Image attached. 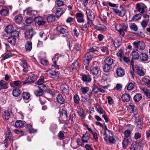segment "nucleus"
<instances>
[{
  "label": "nucleus",
  "mask_w": 150,
  "mask_h": 150,
  "mask_svg": "<svg viewBox=\"0 0 150 150\" xmlns=\"http://www.w3.org/2000/svg\"><path fill=\"white\" fill-rule=\"evenodd\" d=\"M90 53H93L97 54L98 53V48L96 46H93L92 48L88 50L87 52L85 54V58L86 61H88V64L92 59V56Z\"/></svg>",
  "instance_id": "f257e3e1"
},
{
  "label": "nucleus",
  "mask_w": 150,
  "mask_h": 150,
  "mask_svg": "<svg viewBox=\"0 0 150 150\" xmlns=\"http://www.w3.org/2000/svg\"><path fill=\"white\" fill-rule=\"evenodd\" d=\"M132 44L134 47L136 49L137 51L139 52L144 50L145 47V44L142 41H135Z\"/></svg>",
  "instance_id": "f03ea898"
},
{
  "label": "nucleus",
  "mask_w": 150,
  "mask_h": 150,
  "mask_svg": "<svg viewBox=\"0 0 150 150\" xmlns=\"http://www.w3.org/2000/svg\"><path fill=\"white\" fill-rule=\"evenodd\" d=\"M100 70L99 64L96 62H94L91 67L90 72L93 75H97Z\"/></svg>",
  "instance_id": "7ed1b4c3"
},
{
  "label": "nucleus",
  "mask_w": 150,
  "mask_h": 150,
  "mask_svg": "<svg viewBox=\"0 0 150 150\" xmlns=\"http://www.w3.org/2000/svg\"><path fill=\"white\" fill-rule=\"evenodd\" d=\"M35 34L36 33L34 31L33 28L31 27H29L26 30L24 33L25 38L30 39L32 38L33 37Z\"/></svg>",
  "instance_id": "20e7f679"
},
{
  "label": "nucleus",
  "mask_w": 150,
  "mask_h": 150,
  "mask_svg": "<svg viewBox=\"0 0 150 150\" xmlns=\"http://www.w3.org/2000/svg\"><path fill=\"white\" fill-rule=\"evenodd\" d=\"M86 14L87 15L88 21H89L91 22V24L90 26H91L92 25H94L93 23V21L95 19V16L94 13L92 11L89 9H87L86 11Z\"/></svg>",
  "instance_id": "39448f33"
},
{
  "label": "nucleus",
  "mask_w": 150,
  "mask_h": 150,
  "mask_svg": "<svg viewBox=\"0 0 150 150\" xmlns=\"http://www.w3.org/2000/svg\"><path fill=\"white\" fill-rule=\"evenodd\" d=\"M113 10L116 14L122 17H123L126 13L125 9L121 6L119 7L114 8Z\"/></svg>",
  "instance_id": "423d86ee"
},
{
  "label": "nucleus",
  "mask_w": 150,
  "mask_h": 150,
  "mask_svg": "<svg viewBox=\"0 0 150 150\" xmlns=\"http://www.w3.org/2000/svg\"><path fill=\"white\" fill-rule=\"evenodd\" d=\"M37 76L36 75L32 74L29 76L28 79L25 81H22V83L23 84H26L27 83H32L36 80Z\"/></svg>",
  "instance_id": "0eeeda50"
},
{
  "label": "nucleus",
  "mask_w": 150,
  "mask_h": 150,
  "mask_svg": "<svg viewBox=\"0 0 150 150\" xmlns=\"http://www.w3.org/2000/svg\"><path fill=\"white\" fill-rule=\"evenodd\" d=\"M19 62L21 66L23 67V74H25L28 71V66L27 63L25 60L24 59H20Z\"/></svg>",
  "instance_id": "6e6552de"
},
{
  "label": "nucleus",
  "mask_w": 150,
  "mask_h": 150,
  "mask_svg": "<svg viewBox=\"0 0 150 150\" xmlns=\"http://www.w3.org/2000/svg\"><path fill=\"white\" fill-rule=\"evenodd\" d=\"M25 11L28 15L31 16L33 18L35 16L37 13L36 11L32 10V8L30 7L27 8Z\"/></svg>",
  "instance_id": "1a4fd4ad"
},
{
  "label": "nucleus",
  "mask_w": 150,
  "mask_h": 150,
  "mask_svg": "<svg viewBox=\"0 0 150 150\" xmlns=\"http://www.w3.org/2000/svg\"><path fill=\"white\" fill-rule=\"evenodd\" d=\"M35 22L37 23L39 25H41L46 24V22L45 21H43L41 17H36L34 18Z\"/></svg>",
  "instance_id": "9d476101"
},
{
  "label": "nucleus",
  "mask_w": 150,
  "mask_h": 150,
  "mask_svg": "<svg viewBox=\"0 0 150 150\" xmlns=\"http://www.w3.org/2000/svg\"><path fill=\"white\" fill-rule=\"evenodd\" d=\"M116 73L118 76L121 77L124 75L125 71L122 68L120 67L117 69Z\"/></svg>",
  "instance_id": "9b49d317"
},
{
  "label": "nucleus",
  "mask_w": 150,
  "mask_h": 150,
  "mask_svg": "<svg viewBox=\"0 0 150 150\" xmlns=\"http://www.w3.org/2000/svg\"><path fill=\"white\" fill-rule=\"evenodd\" d=\"M76 17L78 22L83 23L84 22L83 15L81 13H77L76 14Z\"/></svg>",
  "instance_id": "f8f14e48"
},
{
  "label": "nucleus",
  "mask_w": 150,
  "mask_h": 150,
  "mask_svg": "<svg viewBox=\"0 0 150 150\" xmlns=\"http://www.w3.org/2000/svg\"><path fill=\"white\" fill-rule=\"evenodd\" d=\"M137 50H134L132 52L131 55L132 56V60L136 59L138 60L139 59L140 54L137 52Z\"/></svg>",
  "instance_id": "ddd939ff"
},
{
  "label": "nucleus",
  "mask_w": 150,
  "mask_h": 150,
  "mask_svg": "<svg viewBox=\"0 0 150 150\" xmlns=\"http://www.w3.org/2000/svg\"><path fill=\"white\" fill-rule=\"evenodd\" d=\"M57 31L60 34H64L65 33L66 35H67L68 34V31L65 28H62L60 26H59L57 27Z\"/></svg>",
  "instance_id": "4468645a"
},
{
  "label": "nucleus",
  "mask_w": 150,
  "mask_h": 150,
  "mask_svg": "<svg viewBox=\"0 0 150 150\" xmlns=\"http://www.w3.org/2000/svg\"><path fill=\"white\" fill-rule=\"evenodd\" d=\"M135 122L136 125L139 128L142 129L143 124L140 117H136Z\"/></svg>",
  "instance_id": "2eb2a0df"
},
{
  "label": "nucleus",
  "mask_w": 150,
  "mask_h": 150,
  "mask_svg": "<svg viewBox=\"0 0 150 150\" xmlns=\"http://www.w3.org/2000/svg\"><path fill=\"white\" fill-rule=\"evenodd\" d=\"M148 58V55L145 53H142L140 54L139 58L142 61H147Z\"/></svg>",
  "instance_id": "dca6fc26"
},
{
  "label": "nucleus",
  "mask_w": 150,
  "mask_h": 150,
  "mask_svg": "<svg viewBox=\"0 0 150 150\" xmlns=\"http://www.w3.org/2000/svg\"><path fill=\"white\" fill-rule=\"evenodd\" d=\"M104 63L112 66L113 63V60L110 57H108L105 59Z\"/></svg>",
  "instance_id": "f3484780"
},
{
  "label": "nucleus",
  "mask_w": 150,
  "mask_h": 150,
  "mask_svg": "<svg viewBox=\"0 0 150 150\" xmlns=\"http://www.w3.org/2000/svg\"><path fill=\"white\" fill-rule=\"evenodd\" d=\"M0 90L8 88V83L3 80L0 81Z\"/></svg>",
  "instance_id": "a211bd4d"
},
{
  "label": "nucleus",
  "mask_w": 150,
  "mask_h": 150,
  "mask_svg": "<svg viewBox=\"0 0 150 150\" xmlns=\"http://www.w3.org/2000/svg\"><path fill=\"white\" fill-rule=\"evenodd\" d=\"M82 80L84 82H90L91 80L90 75L89 74L86 75L83 74L82 77Z\"/></svg>",
  "instance_id": "6ab92c4d"
},
{
  "label": "nucleus",
  "mask_w": 150,
  "mask_h": 150,
  "mask_svg": "<svg viewBox=\"0 0 150 150\" xmlns=\"http://www.w3.org/2000/svg\"><path fill=\"white\" fill-rule=\"evenodd\" d=\"M95 28L98 30L105 31L107 30V28L103 24H99L95 26Z\"/></svg>",
  "instance_id": "aec40b11"
},
{
  "label": "nucleus",
  "mask_w": 150,
  "mask_h": 150,
  "mask_svg": "<svg viewBox=\"0 0 150 150\" xmlns=\"http://www.w3.org/2000/svg\"><path fill=\"white\" fill-rule=\"evenodd\" d=\"M116 30L120 33V34L122 35H124L125 33L122 31V26L120 24H117L115 25Z\"/></svg>",
  "instance_id": "412c9836"
},
{
  "label": "nucleus",
  "mask_w": 150,
  "mask_h": 150,
  "mask_svg": "<svg viewBox=\"0 0 150 150\" xmlns=\"http://www.w3.org/2000/svg\"><path fill=\"white\" fill-rule=\"evenodd\" d=\"M122 100L125 102H128L130 100V98L129 95L128 93L123 94L121 97Z\"/></svg>",
  "instance_id": "4be33fe9"
},
{
  "label": "nucleus",
  "mask_w": 150,
  "mask_h": 150,
  "mask_svg": "<svg viewBox=\"0 0 150 150\" xmlns=\"http://www.w3.org/2000/svg\"><path fill=\"white\" fill-rule=\"evenodd\" d=\"M61 88L62 92L64 93L68 94L69 92V88L68 86L66 84L62 85Z\"/></svg>",
  "instance_id": "5701e85b"
},
{
  "label": "nucleus",
  "mask_w": 150,
  "mask_h": 150,
  "mask_svg": "<svg viewBox=\"0 0 150 150\" xmlns=\"http://www.w3.org/2000/svg\"><path fill=\"white\" fill-rule=\"evenodd\" d=\"M57 101L60 104H63L64 102V98L61 94H59L57 97Z\"/></svg>",
  "instance_id": "b1692460"
},
{
  "label": "nucleus",
  "mask_w": 150,
  "mask_h": 150,
  "mask_svg": "<svg viewBox=\"0 0 150 150\" xmlns=\"http://www.w3.org/2000/svg\"><path fill=\"white\" fill-rule=\"evenodd\" d=\"M96 110L100 114H105V112L103 110L102 107L98 104L96 103Z\"/></svg>",
  "instance_id": "393cba45"
},
{
  "label": "nucleus",
  "mask_w": 150,
  "mask_h": 150,
  "mask_svg": "<svg viewBox=\"0 0 150 150\" xmlns=\"http://www.w3.org/2000/svg\"><path fill=\"white\" fill-rule=\"evenodd\" d=\"M22 17L20 15H16L14 18V20L15 21L16 23L18 24L21 23L22 21Z\"/></svg>",
  "instance_id": "a878e982"
},
{
  "label": "nucleus",
  "mask_w": 150,
  "mask_h": 150,
  "mask_svg": "<svg viewBox=\"0 0 150 150\" xmlns=\"http://www.w3.org/2000/svg\"><path fill=\"white\" fill-rule=\"evenodd\" d=\"M111 68L112 67L111 65L104 63L103 66V70L104 72L106 73L109 72Z\"/></svg>",
  "instance_id": "bb28decb"
},
{
  "label": "nucleus",
  "mask_w": 150,
  "mask_h": 150,
  "mask_svg": "<svg viewBox=\"0 0 150 150\" xmlns=\"http://www.w3.org/2000/svg\"><path fill=\"white\" fill-rule=\"evenodd\" d=\"M122 42V38H119L115 40L114 43V45L116 47H118L121 45Z\"/></svg>",
  "instance_id": "cd10ccee"
},
{
  "label": "nucleus",
  "mask_w": 150,
  "mask_h": 150,
  "mask_svg": "<svg viewBox=\"0 0 150 150\" xmlns=\"http://www.w3.org/2000/svg\"><path fill=\"white\" fill-rule=\"evenodd\" d=\"M55 17L54 15L51 14L48 16L46 18L47 22L49 23H51L55 21Z\"/></svg>",
  "instance_id": "c85d7f7f"
},
{
  "label": "nucleus",
  "mask_w": 150,
  "mask_h": 150,
  "mask_svg": "<svg viewBox=\"0 0 150 150\" xmlns=\"http://www.w3.org/2000/svg\"><path fill=\"white\" fill-rule=\"evenodd\" d=\"M142 95L140 93H138L134 96L133 99L135 102H138L142 99Z\"/></svg>",
  "instance_id": "c756f323"
},
{
  "label": "nucleus",
  "mask_w": 150,
  "mask_h": 150,
  "mask_svg": "<svg viewBox=\"0 0 150 150\" xmlns=\"http://www.w3.org/2000/svg\"><path fill=\"white\" fill-rule=\"evenodd\" d=\"M5 30L6 33H10L14 30V28L12 25H9L6 28Z\"/></svg>",
  "instance_id": "7c9ffc66"
},
{
  "label": "nucleus",
  "mask_w": 150,
  "mask_h": 150,
  "mask_svg": "<svg viewBox=\"0 0 150 150\" xmlns=\"http://www.w3.org/2000/svg\"><path fill=\"white\" fill-rule=\"evenodd\" d=\"M16 39L15 38L10 36L8 38V42L10 43L12 45H14L16 43Z\"/></svg>",
  "instance_id": "2f4dec72"
},
{
  "label": "nucleus",
  "mask_w": 150,
  "mask_h": 150,
  "mask_svg": "<svg viewBox=\"0 0 150 150\" xmlns=\"http://www.w3.org/2000/svg\"><path fill=\"white\" fill-rule=\"evenodd\" d=\"M142 81L148 87L150 88V79L144 77L142 79Z\"/></svg>",
  "instance_id": "473e14b6"
},
{
  "label": "nucleus",
  "mask_w": 150,
  "mask_h": 150,
  "mask_svg": "<svg viewBox=\"0 0 150 150\" xmlns=\"http://www.w3.org/2000/svg\"><path fill=\"white\" fill-rule=\"evenodd\" d=\"M25 47L26 51H30L32 48V42L27 41L25 43Z\"/></svg>",
  "instance_id": "72a5a7b5"
},
{
  "label": "nucleus",
  "mask_w": 150,
  "mask_h": 150,
  "mask_svg": "<svg viewBox=\"0 0 150 150\" xmlns=\"http://www.w3.org/2000/svg\"><path fill=\"white\" fill-rule=\"evenodd\" d=\"M12 93L14 96L18 97L20 95L21 92L18 88H16L13 90Z\"/></svg>",
  "instance_id": "f704fd0d"
},
{
  "label": "nucleus",
  "mask_w": 150,
  "mask_h": 150,
  "mask_svg": "<svg viewBox=\"0 0 150 150\" xmlns=\"http://www.w3.org/2000/svg\"><path fill=\"white\" fill-rule=\"evenodd\" d=\"M0 14L2 16H8V10L6 9H2L0 10Z\"/></svg>",
  "instance_id": "c9c22d12"
},
{
  "label": "nucleus",
  "mask_w": 150,
  "mask_h": 150,
  "mask_svg": "<svg viewBox=\"0 0 150 150\" xmlns=\"http://www.w3.org/2000/svg\"><path fill=\"white\" fill-rule=\"evenodd\" d=\"M77 112L83 119L85 118V115L82 109L80 108H78Z\"/></svg>",
  "instance_id": "e433bc0d"
},
{
  "label": "nucleus",
  "mask_w": 150,
  "mask_h": 150,
  "mask_svg": "<svg viewBox=\"0 0 150 150\" xmlns=\"http://www.w3.org/2000/svg\"><path fill=\"white\" fill-rule=\"evenodd\" d=\"M98 48V47H97ZM98 50L100 49L101 52L103 53H105L106 54H108V48L105 46H102L98 47Z\"/></svg>",
  "instance_id": "4c0bfd02"
},
{
  "label": "nucleus",
  "mask_w": 150,
  "mask_h": 150,
  "mask_svg": "<svg viewBox=\"0 0 150 150\" xmlns=\"http://www.w3.org/2000/svg\"><path fill=\"white\" fill-rule=\"evenodd\" d=\"M24 125L23 121L20 120H17L15 122V127L17 128L21 127Z\"/></svg>",
  "instance_id": "58836bf2"
},
{
  "label": "nucleus",
  "mask_w": 150,
  "mask_h": 150,
  "mask_svg": "<svg viewBox=\"0 0 150 150\" xmlns=\"http://www.w3.org/2000/svg\"><path fill=\"white\" fill-rule=\"evenodd\" d=\"M142 91L144 93L145 95L146 96L150 99V91L149 90L146 88H144L142 89Z\"/></svg>",
  "instance_id": "ea45409f"
},
{
  "label": "nucleus",
  "mask_w": 150,
  "mask_h": 150,
  "mask_svg": "<svg viewBox=\"0 0 150 150\" xmlns=\"http://www.w3.org/2000/svg\"><path fill=\"white\" fill-rule=\"evenodd\" d=\"M90 138V135L88 134H86L83 135L82 137V141L83 143H87L88 141Z\"/></svg>",
  "instance_id": "a19ab883"
},
{
  "label": "nucleus",
  "mask_w": 150,
  "mask_h": 150,
  "mask_svg": "<svg viewBox=\"0 0 150 150\" xmlns=\"http://www.w3.org/2000/svg\"><path fill=\"white\" fill-rule=\"evenodd\" d=\"M136 8L141 13H143L144 12V9L140 5L139 3L136 4Z\"/></svg>",
  "instance_id": "79ce46f5"
},
{
  "label": "nucleus",
  "mask_w": 150,
  "mask_h": 150,
  "mask_svg": "<svg viewBox=\"0 0 150 150\" xmlns=\"http://www.w3.org/2000/svg\"><path fill=\"white\" fill-rule=\"evenodd\" d=\"M91 24V22L89 23V21H88L86 23H85L84 25H83L81 27V29L84 31H86L88 30L89 26Z\"/></svg>",
  "instance_id": "37998d69"
},
{
  "label": "nucleus",
  "mask_w": 150,
  "mask_h": 150,
  "mask_svg": "<svg viewBox=\"0 0 150 150\" xmlns=\"http://www.w3.org/2000/svg\"><path fill=\"white\" fill-rule=\"evenodd\" d=\"M5 139H6L8 141H10L12 143L13 139L11 133L10 132L6 134V137Z\"/></svg>",
  "instance_id": "c03bdc74"
},
{
  "label": "nucleus",
  "mask_w": 150,
  "mask_h": 150,
  "mask_svg": "<svg viewBox=\"0 0 150 150\" xmlns=\"http://www.w3.org/2000/svg\"><path fill=\"white\" fill-rule=\"evenodd\" d=\"M129 141L128 139L124 138L122 142V144L123 148L125 149L127 146Z\"/></svg>",
  "instance_id": "a18cd8bd"
},
{
  "label": "nucleus",
  "mask_w": 150,
  "mask_h": 150,
  "mask_svg": "<svg viewBox=\"0 0 150 150\" xmlns=\"http://www.w3.org/2000/svg\"><path fill=\"white\" fill-rule=\"evenodd\" d=\"M55 13L56 17L57 18H59L61 15L63 14L61 8H58L56 11Z\"/></svg>",
  "instance_id": "49530a36"
},
{
  "label": "nucleus",
  "mask_w": 150,
  "mask_h": 150,
  "mask_svg": "<svg viewBox=\"0 0 150 150\" xmlns=\"http://www.w3.org/2000/svg\"><path fill=\"white\" fill-rule=\"evenodd\" d=\"M11 36L16 38H18L19 36V32L18 31L14 30L10 33Z\"/></svg>",
  "instance_id": "de8ad7c7"
},
{
  "label": "nucleus",
  "mask_w": 150,
  "mask_h": 150,
  "mask_svg": "<svg viewBox=\"0 0 150 150\" xmlns=\"http://www.w3.org/2000/svg\"><path fill=\"white\" fill-rule=\"evenodd\" d=\"M22 96L24 99L27 100L30 98V94L29 93L23 92L22 94Z\"/></svg>",
  "instance_id": "09e8293b"
},
{
  "label": "nucleus",
  "mask_w": 150,
  "mask_h": 150,
  "mask_svg": "<svg viewBox=\"0 0 150 150\" xmlns=\"http://www.w3.org/2000/svg\"><path fill=\"white\" fill-rule=\"evenodd\" d=\"M39 89L36 90L34 91V93L35 95L37 96H40L42 95L43 94L42 90L38 87Z\"/></svg>",
  "instance_id": "8fccbe9b"
},
{
  "label": "nucleus",
  "mask_w": 150,
  "mask_h": 150,
  "mask_svg": "<svg viewBox=\"0 0 150 150\" xmlns=\"http://www.w3.org/2000/svg\"><path fill=\"white\" fill-rule=\"evenodd\" d=\"M128 108L130 110V113H134L136 110V107L134 105H129Z\"/></svg>",
  "instance_id": "3c124183"
},
{
  "label": "nucleus",
  "mask_w": 150,
  "mask_h": 150,
  "mask_svg": "<svg viewBox=\"0 0 150 150\" xmlns=\"http://www.w3.org/2000/svg\"><path fill=\"white\" fill-rule=\"evenodd\" d=\"M3 115V117L6 120H8L10 117V113L8 111H4Z\"/></svg>",
  "instance_id": "603ef678"
},
{
  "label": "nucleus",
  "mask_w": 150,
  "mask_h": 150,
  "mask_svg": "<svg viewBox=\"0 0 150 150\" xmlns=\"http://www.w3.org/2000/svg\"><path fill=\"white\" fill-rule=\"evenodd\" d=\"M44 82V77L43 76H40V78L38 80L36 84L38 85H42L43 86L42 84Z\"/></svg>",
  "instance_id": "864d4df0"
},
{
  "label": "nucleus",
  "mask_w": 150,
  "mask_h": 150,
  "mask_svg": "<svg viewBox=\"0 0 150 150\" xmlns=\"http://www.w3.org/2000/svg\"><path fill=\"white\" fill-rule=\"evenodd\" d=\"M131 132L129 130H126L124 132L125 135L124 138L127 139L128 138L130 137L131 136Z\"/></svg>",
  "instance_id": "5fc2aeb1"
},
{
  "label": "nucleus",
  "mask_w": 150,
  "mask_h": 150,
  "mask_svg": "<svg viewBox=\"0 0 150 150\" xmlns=\"http://www.w3.org/2000/svg\"><path fill=\"white\" fill-rule=\"evenodd\" d=\"M103 4L104 6H109L111 7H115L116 6V4L113 3H111L110 2L107 1L103 3Z\"/></svg>",
  "instance_id": "6e6d98bb"
},
{
  "label": "nucleus",
  "mask_w": 150,
  "mask_h": 150,
  "mask_svg": "<svg viewBox=\"0 0 150 150\" xmlns=\"http://www.w3.org/2000/svg\"><path fill=\"white\" fill-rule=\"evenodd\" d=\"M142 17V15L141 14H138L134 15L132 18V20L135 21L138 20L140 19Z\"/></svg>",
  "instance_id": "4d7b16f0"
},
{
  "label": "nucleus",
  "mask_w": 150,
  "mask_h": 150,
  "mask_svg": "<svg viewBox=\"0 0 150 150\" xmlns=\"http://www.w3.org/2000/svg\"><path fill=\"white\" fill-rule=\"evenodd\" d=\"M137 74L140 76H143L144 75L145 73L144 71L142 69L138 68L136 69Z\"/></svg>",
  "instance_id": "13d9d810"
},
{
  "label": "nucleus",
  "mask_w": 150,
  "mask_h": 150,
  "mask_svg": "<svg viewBox=\"0 0 150 150\" xmlns=\"http://www.w3.org/2000/svg\"><path fill=\"white\" fill-rule=\"evenodd\" d=\"M134 84L133 83L130 82L128 86H127V89L128 91H130L134 89Z\"/></svg>",
  "instance_id": "bf43d9fd"
},
{
  "label": "nucleus",
  "mask_w": 150,
  "mask_h": 150,
  "mask_svg": "<svg viewBox=\"0 0 150 150\" xmlns=\"http://www.w3.org/2000/svg\"><path fill=\"white\" fill-rule=\"evenodd\" d=\"M97 86L93 88L92 91L93 92V94L95 97H97L98 96V91L97 89Z\"/></svg>",
  "instance_id": "052dcab7"
},
{
  "label": "nucleus",
  "mask_w": 150,
  "mask_h": 150,
  "mask_svg": "<svg viewBox=\"0 0 150 150\" xmlns=\"http://www.w3.org/2000/svg\"><path fill=\"white\" fill-rule=\"evenodd\" d=\"M74 102L75 103H78L80 101L79 97V96L77 94H75L74 97Z\"/></svg>",
  "instance_id": "680f3d73"
},
{
  "label": "nucleus",
  "mask_w": 150,
  "mask_h": 150,
  "mask_svg": "<svg viewBox=\"0 0 150 150\" xmlns=\"http://www.w3.org/2000/svg\"><path fill=\"white\" fill-rule=\"evenodd\" d=\"M130 28L131 30L134 31H137L138 30L137 25L135 23H133L130 26Z\"/></svg>",
  "instance_id": "e2e57ef3"
},
{
  "label": "nucleus",
  "mask_w": 150,
  "mask_h": 150,
  "mask_svg": "<svg viewBox=\"0 0 150 150\" xmlns=\"http://www.w3.org/2000/svg\"><path fill=\"white\" fill-rule=\"evenodd\" d=\"M64 135L63 132L62 131H60L58 134V137L59 139L62 140L64 139Z\"/></svg>",
  "instance_id": "0e129e2a"
},
{
  "label": "nucleus",
  "mask_w": 150,
  "mask_h": 150,
  "mask_svg": "<svg viewBox=\"0 0 150 150\" xmlns=\"http://www.w3.org/2000/svg\"><path fill=\"white\" fill-rule=\"evenodd\" d=\"M89 90V88L87 87H83L81 90L83 94L86 93Z\"/></svg>",
  "instance_id": "69168bd1"
},
{
  "label": "nucleus",
  "mask_w": 150,
  "mask_h": 150,
  "mask_svg": "<svg viewBox=\"0 0 150 150\" xmlns=\"http://www.w3.org/2000/svg\"><path fill=\"white\" fill-rule=\"evenodd\" d=\"M33 21V19L31 18L30 17H29L27 18L25 21V22L28 24H31Z\"/></svg>",
  "instance_id": "338daca9"
},
{
  "label": "nucleus",
  "mask_w": 150,
  "mask_h": 150,
  "mask_svg": "<svg viewBox=\"0 0 150 150\" xmlns=\"http://www.w3.org/2000/svg\"><path fill=\"white\" fill-rule=\"evenodd\" d=\"M40 61L41 64L44 66H47L48 64V61L47 60L41 59Z\"/></svg>",
  "instance_id": "774afa93"
}]
</instances>
